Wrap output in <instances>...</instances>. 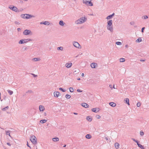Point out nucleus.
<instances>
[{"label":"nucleus","mask_w":149,"mask_h":149,"mask_svg":"<svg viewBox=\"0 0 149 149\" xmlns=\"http://www.w3.org/2000/svg\"><path fill=\"white\" fill-rule=\"evenodd\" d=\"M144 133L143 131H141L140 132V135L141 136L143 135H144Z\"/></svg>","instance_id":"c03bdc74"},{"label":"nucleus","mask_w":149,"mask_h":149,"mask_svg":"<svg viewBox=\"0 0 149 149\" xmlns=\"http://www.w3.org/2000/svg\"><path fill=\"white\" fill-rule=\"evenodd\" d=\"M87 20V18L85 17H82L75 22L77 24H80L85 22Z\"/></svg>","instance_id":"f257e3e1"},{"label":"nucleus","mask_w":149,"mask_h":149,"mask_svg":"<svg viewBox=\"0 0 149 149\" xmlns=\"http://www.w3.org/2000/svg\"><path fill=\"white\" fill-rule=\"evenodd\" d=\"M96 117L97 119H99L100 118V116L99 115H97L96 116Z\"/></svg>","instance_id":"a18cd8bd"},{"label":"nucleus","mask_w":149,"mask_h":149,"mask_svg":"<svg viewBox=\"0 0 149 149\" xmlns=\"http://www.w3.org/2000/svg\"><path fill=\"white\" fill-rule=\"evenodd\" d=\"M39 109L40 111H43L45 110L44 107L42 105H40L39 106Z\"/></svg>","instance_id":"dca6fc26"},{"label":"nucleus","mask_w":149,"mask_h":149,"mask_svg":"<svg viewBox=\"0 0 149 149\" xmlns=\"http://www.w3.org/2000/svg\"><path fill=\"white\" fill-rule=\"evenodd\" d=\"M31 74L32 75H33V76L34 77H37V75H36V74H33V73H31Z\"/></svg>","instance_id":"603ef678"},{"label":"nucleus","mask_w":149,"mask_h":149,"mask_svg":"<svg viewBox=\"0 0 149 149\" xmlns=\"http://www.w3.org/2000/svg\"><path fill=\"white\" fill-rule=\"evenodd\" d=\"M41 24H44L45 25H49L50 24V23L47 21H45L44 22H41L40 23Z\"/></svg>","instance_id":"1a4fd4ad"},{"label":"nucleus","mask_w":149,"mask_h":149,"mask_svg":"<svg viewBox=\"0 0 149 149\" xmlns=\"http://www.w3.org/2000/svg\"><path fill=\"white\" fill-rule=\"evenodd\" d=\"M32 92H33V91H31V90H29V91H27L26 92V93H32Z\"/></svg>","instance_id":"79ce46f5"},{"label":"nucleus","mask_w":149,"mask_h":149,"mask_svg":"<svg viewBox=\"0 0 149 149\" xmlns=\"http://www.w3.org/2000/svg\"><path fill=\"white\" fill-rule=\"evenodd\" d=\"M7 91L10 95H12L13 93V92L12 91L9 90H7Z\"/></svg>","instance_id":"c756f323"},{"label":"nucleus","mask_w":149,"mask_h":149,"mask_svg":"<svg viewBox=\"0 0 149 149\" xmlns=\"http://www.w3.org/2000/svg\"><path fill=\"white\" fill-rule=\"evenodd\" d=\"M109 104L112 107H115L116 105V104L114 102H110L109 103Z\"/></svg>","instance_id":"f3484780"},{"label":"nucleus","mask_w":149,"mask_h":149,"mask_svg":"<svg viewBox=\"0 0 149 149\" xmlns=\"http://www.w3.org/2000/svg\"><path fill=\"white\" fill-rule=\"evenodd\" d=\"M47 121V120H46L44 119L40 120V122L42 123H46Z\"/></svg>","instance_id":"a878e982"},{"label":"nucleus","mask_w":149,"mask_h":149,"mask_svg":"<svg viewBox=\"0 0 149 149\" xmlns=\"http://www.w3.org/2000/svg\"><path fill=\"white\" fill-rule=\"evenodd\" d=\"M77 91L78 92H82V91L81 90L79 89H77Z\"/></svg>","instance_id":"09e8293b"},{"label":"nucleus","mask_w":149,"mask_h":149,"mask_svg":"<svg viewBox=\"0 0 149 149\" xmlns=\"http://www.w3.org/2000/svg\"><path fill=\"white\" fill-rule=\"evenodd\" d=\"M9 8L15 12H19V10L18 8L15 6H13L11 7L10 6V7H9Z\"/></svg>","instance_id":"20e7f679"},{"label":"nucleus","mask_w":149,"mask_h":149,"mask_svg":"<svg viewBox=\"0 0 149 149\" xmlns=\"http://www.w3.org/2000/svg\"><path fill=\"white\" fill-rule=\"evenodd\" d=\"M114 15H115L114 13H113L112 15H110L106 17V19H111L113 17Z\"/></svg>","instance_id":"ddd939ff"},{"label":"nucleus","mask_w":149,"mask_h":149,"mask_svg":"<svg viewBox=\"0 0 149 149\" xmlns=\"http://www.w3.org/2000/svg\"><path fill=\"white\" fill-rule=\"evenodd\" d=\"M141 103L140 102H139L137 104V106L139 107L141 106Z\"/></svg>","instance_id":"4c0bfd02"},{"label":"nucleus","mask_w":149,"mask_h":149,"mask_svg":"<svg viewBox=\"0 0 149 149\" xmlns=\"http://www.w3.org/2000/svg\"><path fill=\"white\" fill-rule=\"evenodd\" d=\"M119 144L118 143L116 142L115 144V147L116 149H118L119 148Z\"/></svg>","instance_id":"aec40b11"},{"label":"nucleus","mask_w":149,"mask_h":149,"mask_svg":"<svg viewBox=\"0 0 149 149\" xmlns=\"http://www.w3.org/2000/svg\"><path fill=\"white\" fill-rule=\"evenodd\" d=\"M140 61H145V60H143V59H140Z\"/></svg>","instance_id":"13d9d810"},{"label":"nucleus","mask_w":149,"mask_h":149,"mask_svg":"<svg viewBox=\"0 0 149 149\" xmlns=\"http://www.w3.org/2000/svg\"><path fill=\"white\" fill-rule=\"evenodd\" d=\"M15 23L16 24H20V23L19 22H17V21H15Z\"/></svg>","instance_id":"8fccbe9b"},{"label":"nucleus","mask_w":149,"mask_h":149,"mask_svg":"<svg viewBox=\"0 0 149 149\" xmlns=\"http://www.w3.org/2000/svg\"><path fill=\"white\" fill-rule=\"evenodd\" d=\"M17 30L18 31H19L21 30V29L20 28H17Z\"/></svg>","instance_id":"bf43d9fd"},{"label":"nucleus","mask_w":149,"mask_h":149,"mask_svg":"<svg viewBox=\"0 0 149 149\" xmlns=\"http://www.w3.org/2000/svg\"><path fill=\"white\" fill-rule=\"evenodd\" d=\"M81 105L82 107L86 108H88L89 106V105L88 104L85 103H82Z\"/></svg>","instance_id":"9b49d317"},{"label":"nucleus","mask_w":149,"mask_h":149,"mask_svg":"<svg viewBox=\"0 0 149 149\" xmlns=\"http://www.w3.org/2000/svg\"><path fill=\"white\" fill-rule=\"evenodd\" d=\"M6 144L8 146H10L11 145V144H10V143L9 142L7 143Z\"/></svg>","instance_id":"4d7b16f0"},{"label":"nucleus","mask_w":149,"mask_h":149,"mask_svg":"<svg viewBox=\"0 0 149 149\" xmlns=\"http://www.w3.org/2000/svg\"><path fill=\"white\" fill-rule=\"evenodd\" d=\"M109 87H110V88L112 89V86L111 85H109Z\"/></svg>","instance_id":"e2e57ef3"},{"label":"nucleus","mask_w":149,"mask_h":149,"mask_svg":"<svg viewBox=\"0 0 149 149\" xmlns=\"http://www.w3.org/2000/svg\"><path fill=\"white\" fill-rule=\"evenodd\" d=\"M8 108H9L8 107V106H7V107H5L3 108L2 109V110L3 111H6V110H7L8 109Z\"/></svg>","instance_id":"2f4dec72"},{"label":"nucleus","mask_w":149,"mask_h":149,"mask_svg":"<svg viewBox=\"0 0 149 149\" xmlns=\"http://www.w3.org/2000/svg\"><path fill=\"white\" fill-rule=\"evenodd\" d=\"M32 144L35 145L37 143V140H30Z\"/></svg>","instance_id":"393cba45"},{"label":"nucleus","mask_w":149,"mask_h":149,"mask_svg":"<svg viewBox=\"0 0 149 149\" xmlns=\"http://www.w3.org/2000/svg\"><path fill=\"white\" fill-rule=\"evenodd\" d=\"M24 40L22 39L19 41L18 43L19 44H24Z\"/></svg>","instance_id":"bb28decb"},{"label":"nucleus","mask_w":149,"mask_h":149,"mask_svg":"<svg viewBox=\"0 0 149 149\" xmlns=\"http://www.w3.org/2000/svg\"><path fill=\"white\" fill-rule=\"evenodd\" d=\"M116 44L118 45H120L122 44L121 42H116Z\"/></svg>","instance_id":"ea45409f"},{"label":"nucleus","mask_w":149,"mask_h":149,"mask_svg":"<svg viewBox=\"0 0 149 149\" xmlns=\"http://www.w3.org/2000/svg\"><path fill=\"white\" fill-rule=\"evenodd\" d=\"M86 119L88 121L91 122L92 121V118L91 116H88L86 117Z\"/></svg>","instance_id":"6ab92c4d"},{"label":"nucleus","mask_w":149,"mask_h":149,"mask_svg":"<svg viewBox=\"0 0 149 149\" xmlns=\"http://www.w3.org/2000/svg\"><path fill=\"white\" fill-rule=\"evenodd\" d=\"M26 16L25 17V18L26 19H28L30 18L31 17H34V16H31V15L29 14H26Z\"/></svg>","instance_id":"4468645a"},{"label":"nucleus","mask_w":149,"mask_h":149,"mask_svg":"<svg viewBox=\"0 0 149 149\" xmlns=\"http://www.w3.org/2000/svg\"><path fill=\"white\" fill-rule=\"evenodd\" d=\"M59 89L61 90V91H62L63 92H65L66 91V90H64L62 88H59Z\"/></svg>","instance_id":"a19ab883"},{"label":"nucleus","mask_w":149,"mask_h":149,"mask_svg":"<svg viewBox=\"0 0 149 149\" xmlns=\"http://www.w3.org/2000/svg\"><path fill=\"white\" fill-rule=\"evenodd\" d=\"M6 135H9L10 136V131H6Z\"/></svg>","instance_id":"e433bc0d"},{"label":"nucleus","mask_w":149,"mask_h":149,"mask_svg":"<svg viewBox=\"0 0 149 149\" xmlns=\"http://www.w3.org/2000/svg\"><path fill=\"white\" fill-rule=\"evenodd\" d=\"M86 138L87 139H90L91 138V136L90 135V134H87L86 136Z\"/></svg>","instance_id":"5701e85b"},{"label":"nucleus","mask_w":149,"mask_h":149,"mask_svg":"<svg viewBox=\"0 0 149 149\" xmlns=\"http://www.w3.org/2000/svg\"><path fill=\"white\" fill-rule=\"evenodd\" d=\"M113 21L112 20H110L107 22V25L112 26Z\"/></svg>","instance_id":"f8f14e48"},{"label":"nucleus","mask_w":149,"mask_h":149,"mask_svg":"<svg viewBox=\"0 0 149 149\" xmlns=\"http://www.w3.org/2000/svg\"><path fill=\"white\" fill-rule=\"evenodd\" d=\"M142 41V39H141V38H139L137 40H136V42H139Z\"/></svg>","instance_id":"c85d7f7f"},{"label":"nucleus","mask_w":149,"mask_h":149,"mask_svg":"<svg viewBox=\"0 0 149 149\" xmlns=\"http://www.w3.org/2000/svg\"><path fill=\"white\" fill-rule=\"evenodd\" d=\"M145 143L146 144H147V142H145L144 143L143 142V143H142L141 142V143H143H143Z\"/></svg>","instance_id":"052dcab7"},{"label":"nucleus","mask_w":149,"mask_h":149,"mask_svg":"<svg viewBox=\"0 0 149 149\" xmlns=\"http://www.w3.org/2000/svg\"><path fill=\"white\" fill-rule=\"evenodd\" d=\"M125 47H126L127 48V47H128V45H125Z\"/></svg>","instance_id":"338daca9"},{"label":"nucleus","mask_w":149,"mask_h":149,"mask_svg":"<svg viewBox=\"0 0 149 149\" xmlns=\"http://www.w3.org/2000/svg\"><path fill=\"white\" fill-rule=\"evenodd\" d=\"M23 34L25 35H31L32 34V32L30 30L26 29L24 31Z\"/></svg>","instance_id":"f03ea898"},{"label":"nucleus","mask_w":149,"mask_h":149,"mask_svg":"<svg viewBox=\"0 0 149 149\" xmlns=\"http://www.w3.org/2000/svg\"><path fill=\"white\" fill-rule=\"evenodd\" d=\"M145 29L144 27H143L141 29V31L142 33H143L144 32V30Z\"/></svg>","instance_id":"3c124183"},{"label":"nucleus","mask_w":149,"mask_h":149,"mask_svg":"<svg viewBox=\"0 0 149 149\" xmlns=\"http://www.w3.org/2000/svg\"><path fill=\"white\" fill-rule=\"evenodd\" d=\"M130 24L131 25H133L134 24V22H132L130 23Z\"/></svg>","instance_id":"5fc2aeb1"},{"label":"nucleus","mask_w":149,"mask_h":149,"mask_svg":"<svg viewBox=\"0 0 149 149\" xmlns=\"http://www.w3.org/2000/svg\"><path fill=\"white\" fill-rule=\"evenodd\" d=\"M69 90L70 91V92H72L74 90L73 88L72 87H70L69 88Z\"/></svg>","instance_id":"f704fd0d"},{"label":"nucleus","mask_w":149,"mask_h":149,"mask_svg":"<svg viewBox=\"0 0 149 149\" xmlns=\"http://www.w3.org/2000/svg\"><path fill=\"white\" fill-rule=\"evenodd\" d=\"M91 110L93 112L96 113L99 111L100 109L98 108H93Z\"/></svg>","instance_id":"6e6552de"},{"label":"nucleus","mask_w":149,"mask_h":149,"mask_svg":"<svg viewBox=\"0 0 149 149\" xmlns=\"http://www.w3.org/2000/svg\"><path fill=\"white\" fill-rule=\"evenodd\" d=\"M54 139H55L56 140H59L58 138L57 137L53 138L52 139V140H54Z\"/></svg>","instance_id":"864d4df0"},{"label":"nucleus","mask_w":149,"mask_h":149,"mask_svg":"<svg viewBox=\"0 0 149 149\" xmlns=\"http://www.w3.org/2000/svg\"><path fill=\"white\" fill-rule=\"evenodd\" d=\"M148 18V17L147 15H145L143 16V19H146Z\"/></svg>","instance_id":"49530a36"},{"label":"nucleus","mask_w":149,"mask_h":149,"mask_svg":"<svg viewBox=\"0 0 149 149\" xmlns=\"http://www.w3.org/2000/svg\"><path fill=\"white\" fill-rule=\"evenodd\" d=\"M39 58H34L33 59V60L34 61H38V60H39Z\"/></svg>","instance_id":"58836bf2"},{"label":"nucleus","mask_w":149,"mask_h":149,"mask_svg":"<svg viewBox=\"0 0 149 149\" xmlns=\"http://www.w3.org/2000/svg\"><path fill=\"white\" fill-rule=\"evenodd\" d=\"M137 144L138 146L141 149H145L143 147V146L141 144L139 143V141L138 140H133Z\"/></svg>","instance_id":"39448f33"},{"label":"nucleus","mask_w":149,"mask_h":149,"mask_svg":"<svg viewBox=\"0 0 149 149\" xmlns=\"http://www.w3.org/2000/svg\"><path fill=\"white\" fill-rule=\"evenodd\" d=\"M54 96L56 97H58V96L61 94L58 91H55L54 93Z\"/></svg>","instance_id":"0eeeda50"},{"label":"nucleus","mask_w":149,"mask_h":149,"mask_svg":"<svg viewBox=\"0 0 149 149\" xmlns=\"http://www.w3.org/2000/svg\"><path fill=\"white\" fill-rule=\"evenodd\" d=\"M26 14H22L21 15V17L22 18H25V17H26Z\"/></svg>","instance_id":"c9c22d12"},{"label":"nucleus","mask_w":149,"mask_h":149,"mask_svg":"<svg viewBox=\"0 0 149 149\" xmlns=\"http://www.w3.org/2000/svg\"><path fill=\"white\" fill-rule=\"evenodd\" d=\"M96 66H97V64L95 63H93L91 65V67L93 68H95Z\"/></svg>","instance_id":"9d476101"},{"label":"nucleus","mask_w":149,"mask_h":149,"mask_svg":"<svg viewBox=\"0 0 149 149\" xmlns=\"http://www.w3.org/2000/svg\"><path fill=\"white\" fill-rule=\"evenodd\" d=\"M84 76V73H82V74H81V76H82V77H83V76Z\"/></svg>","instance_id":"69168bd1"},{"label":"nucleus","mask_w":149,"mask_h":149,"mask_svg":"<svg viewBox=\"0 0 149 149\" xmlns=\"http://www.w3.org/2000/svg\"><path fill=\"white\" fill-rule=\"evenodd\" d=\"M29 140H37V138L34 135H32L30 137Z\"/></svg>","instance_id":"a211bd4d"},{"label":"nucleus","mask_w":149,"mask_h":149,"mask_svg":"<svg viewBox=\"0 0 149 149\" xmlns=\"http://www.w3.org/2000/svg\"><path fill=\"white\" fill-rule=\"evenodd\" d=\"M88 4H89V6H93V4L91 1H89Z\"/></svg>","instance_id":"37998d69"},{"label":"nucleus","mask_w":149,"mask_h":149,"mask_svg":"<svg viewBox=\"0 0 149 149\" xmlns=\"http://www.w3.org/2000/svg\"><path fill=\"white\" fill-rule=\"evenodd\" d=\"M23 48L24 49V51H25L27 49V47H23Z\"/></svg>","instance_id":"6e6d98bb"},{"label":"nucleus","mask_w":149,"mask_h":149,"mask_svg":"<svg viewBox=\"0 0 149 149\" xmlns=\"http://www.w3.org/2000/svg\"><path fill=\"white\" fill-rule=\"evenodd\" d=\"M59 24L61 26H63L65 24V23L62 20H61L59 22Z\"/></svg>","instance_id":"4be33fe9"},{"label":"nucleus","mask_w":149,"mask_h":149,"mask_svg":"<svg viewBox=\"0 0 149 149\" xmlns=\"http://www.w3.org/2000/svg\"><path fill=\"white\" fill-rule=\"evenodd\" d=\"M107 29L110 31V32H113V30L112 26L107 25Z\"/></svg>","instance_id":"423d86ee"},{"label":"nucleus","mask_w":149,"mask_h":149,"mask_svg":"<svg viewBox=\"0 0 149 149\" xmlns=\"http://www.w3.org/2000/svg\"><path fill=\"white\" fill-rule=\"evenodd\" d=\"M2 34V32L1 31H0V35Z\"/></svg>","instance_id":"680f3d73"},{"label":"nucleus","mask_w":149,"mask_h":149,"mask_svg":"<svg viewBox=\"0 0 149 149\" xmlns=\"http://www.w3.org/2000/svg\"><path fill=\"white\" fill-rule=\"evenodd\" d=\"M73 45L75 47L78 49H80L81 47L80 44L77 42L74 41L73 42Z\"/></svg>","instance_id":"7ed1b4c3"},{"label":"nucleus","mask_w":149,"mask_h":149,"mask_svg":"<svg viewBox=\"0 0 149 149\" xmlns=\"http://www.w3.org/2000/svg\"><path fill=\"white\" fill-rule=\"evenodd\" d=\"M83 2L84 3L88 5L89 1H87V0H83Z\"/></svg>","instance_id":"cd10ccee"},{"label":"nucleus","mask_w":149,"mask_h":149,"mask_svg":"<svg viewBox=\"0 0 149 149\" xmlns=\"http://www.w3.org/2000/svg\"><path fill=\"white\" fill-rule=\"evenodd\" d=\"M27 146L28 147H29L30 148H31V147L29 145V143H28V141H27Z\"/></svg>","instance_id":"de8ad7c7"},{"label":"nucleus","mask_w":149,"mask_h":149,"mask_svg":"<svg viewBox=\"0 0 149 149\" xmlns=\"http://www.w3.org/2000/svg\"><path fill=\"white\" fill-rule=\"evenodd\" d=\"M24 43H26L27 42L29 41H32V39H30V38H28V39H24Z\"/></svg>","instance_id":"412c9836"},{"label":"nucleus","mask_w":149,"mask_h":149,"mask_svg":"<svg viewBox=\"0 0 149 149\" xmlns=\"http://www.w3.org/2000/svg\"><path fill=\"white\" fill-rule=\"evenodd\" d=\"M65 97L67 99H69L70 98L71 96L70 95L67 94L65 95Z\"/></svg>","instance_id":"473e14b6"},{"label":"nucleus","mask_w":149,"mask_h":149,"mask_svg":"<svg viewBox=\"0 0 149 149\" xmlns=\"http://www.w3.org/2000/svg\"><path fill=\"white\" fill-rule=\"evenodd\" d=\"M125 61V58H120V62H124Z\"/></svg>","instance_id":"72a5a7b5"},{"label":"nucleus","mask_w":149,"mask_h":149,"mask_svg":"<svg viewBox=\"0 0 149 149\" xmlns=\"http://www.w3.org/2000/svg\"><path fill=\"white\" fill-rule=\"evenodd\" d=\"M72 63H67L65 65L67 68H69L72 66Z\"/></svg>","instance_id":"2eb2a0df"},{"label":"nucleus","mask_w":149,"mask_h":149,"mask_svg":"<svg viewBox=\"0 0 149 149\" xmlns=\"http://www.w3.org/2000/svg\"><path fill=\"white\" fill-rule=\"evenodd\" d=\"M44 115L45 116H46V113H44Z\"/></svg>","instance_id":"774afa93"},{"label":"nucleus","mask_w":149,"mask_h":149,"mask_svg":"<svg viewBox=\"0 0 149 149\" xmlns=\"http://www.w3.org/2000/svg\"><path fill=\"white\" fill-rule=\"evenodd\" d=\"M63 47H57V49L58 50H61L63 51Z\"/></svg>","instance_id":"7c9ffc66"},{"label":"nucleus","mask_w":149,"mask_h":149,"mask_svg":"<svg viewBox=\"0 0 149 149\" xmlns=\"http://www.w3.org/2000/svg\"><path fill=\"white\" fill-rule=\"evenodd\" d=\"M125 101L126 103L128 104V105H130V103L129 102V99L128 98H126L125 100H124Z\"/></svg>","instance_id":"b1692460"},{"label":"nucleus","mask_w":149,"mask_h":149,"mask_svg":"<svg viewBox=\"0 0 149 149\" xmlns=\"http://www.w3.org/2000/svg\"><path fill=\"white\" fill-rule=\"evenodd\" d=\"M73 114L74 115H77L78 114V113H77L74 112L73 113Z\"/></svg>","instance_id":"0e129e2a"}]
</instances>
